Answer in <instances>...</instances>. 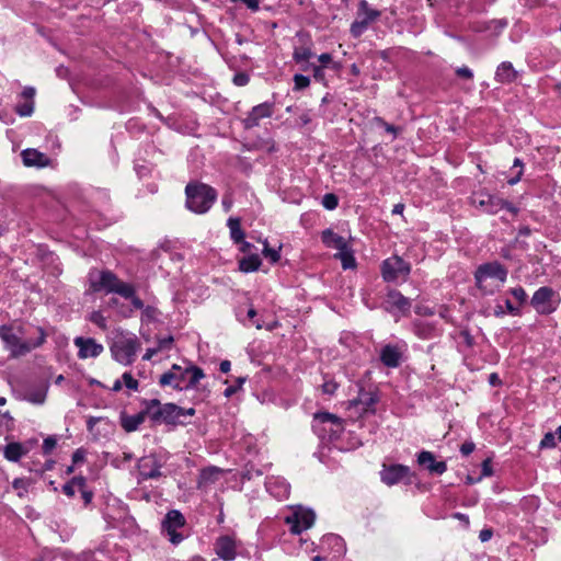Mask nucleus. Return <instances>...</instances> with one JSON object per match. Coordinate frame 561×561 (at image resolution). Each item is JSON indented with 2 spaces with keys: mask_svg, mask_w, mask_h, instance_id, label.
I'll list each match as a JSON object with an SVG mask.
<instances>
[{
  "mask_svg": "<svg viewBox=\"0 0 561 561\" xmlns=\"http://www.w3.org/2000/svg\"><path fill=\"white\" fill-rule=\"evenodd\" d=\"M312 56L313 53L311 50V45L295 47L293 53V60L296 64H302L305 61H308Z\"/></svg>",
  "mask_w": 561,
  "mask_h": 561,
  "instance_id": "36",
  "label": "nucleus"
},
{
  "mask_svg": "<svg viewBox=\"0 0 561 561\" xmlns=\"http://www.w3.org/2000/svg\"><path fill=\"white\" fill-rule=\"evenodd\" d=\"M247 380L245 377H239L237 379V382L236 385H231L229 387H227L224 391V396L226 398H230L232 397L239 389H241L242 385L244 383V381Z\"/></svg>",
  "mask_w": 561,
  "mask_h": 561,
  "instance_id": "51",
  "label": "nucleus"
},
{
  "mask_svg": "<svg viewBox=\"0 0 561 561\" xmlns=\"http://www.w3.org/2000/svg\"><path fill=\"white\" fill-rule=\"evenodd\" d=\"M294 83L295 90H304L310 85V78L301 73H296L294 76Z\"/></svg>",
  "mask_w": 561,
  "mask_h": 561,
  "instance_id": "44",
  "label": "nucleus"
},
{
  "mask_svg": "<svg viewBox=\"0 0 561 561\" xmlns=\"http://www.w3.org/2000/svg\"><path fill=\"white\" fill-rule=\"evenodd\" d=\"M517 167L519 168V170H518L517 174H516L514 178H511V179L507 181V183H508L510 185H512V186H513V185H515V184H517V183L520 181L522 175H523V172H524V162H523V160H522L520 158H515V159H514L513 168H517Z\"/></svg>",
  "mask_w": 561,
  "mask_h": 561,
  "instance_id": "43",
  "label": "nucleus"
},
{
  "mask_svg": "<svg viewBox=\"0 0 561 561\" xmlns=\"http://www.w3.org/2000/svg\"><path fill=\"white\" fill-rule=\"evenodd\" d=\"M241 542L231 535L219 536L214 543V551L222 561H233Z\"/></svg>",
  "mask_w": 561,
  "mask_h": 561,
  "instance_id": "17",
  "label": "nucleus"
},
{
  "mask_svg": "<svg viewBox=\"0 0 561 561\" xmlns=\"http://www.w3.org/2000/svg\"><path fill=\"white\" fill-rule=\"evenodd\" d=\"M15 112L22 117H28L34 112V101H26L22 104H18Z\"/></svg>",
  "mask_w": 561,
  "mask_h": 561,
  "instance_id": "41",
  "label": "nucleus"
},
{
  "mask_svg": "<svg viewBox=\"0 0 561 561\" xmlns=\"http://www.w3.org/2000/svg\"><path fill=\"white\" fill-rule=\"evenodd\" d=\"M57 445V439L55 436H48L44 439L42 445V450L44 455H50Z\"/></svg>",
  "mask_w": 561,
  "mask_h": 561,
  "instance_id": "49",
  "label": "nucleus"
},
{
  "mask_svg": "<svg viewBox=\"0 0 561 561\" xmlns=\"http://www.w3.org/2000/svg\"><path fill=\"white\" fill-rule=\"evenodd\" d=\"M322 206L328 210H333L339 205V198L333 193H327L322 196Z\"/></svg>",
  "mask_w": 561,
  "mask_h": 561,
  "instance_id": "40",
  "label": "nucleus"
},
{
  "mask_svg": "<svg viewBox=\"0 0 561 561\" xmlns=\"http://www.w3.org/2000/svg\"><path fill=\"white\" fill-rule=\"evenodd\" d=\"M47 390H48V386L47 385H43V386H41L38 388L30 390L25 394V399L28 402H32L34 404H43L45 402V400H46Z\"/></svg>",
  "mask_w": 561,
  "mask_h": 561,
  "instance_id": "33",
  "label": "nucleus"
},
{
  "mask_svg": "<svg viewBox=\"0 0 561 561\" xmlns=\"http://www.w3.org/2000/svg\"><path fill=\"white\" fill-rule=\"evenodd\" d=\"M275 101H266L253 106L241 121L244 129H252L260 125L261 119L270 118L274 114Z\"/></svg>",
  "mask_w": 561,
  "mask_h": 561,
  "instance_id": "16",
  "label": "nucleus"
},
{
  "mask_svg": "<svg viewBox=\"0 0 561 561\" xmlns=\"http://www.w3.org/2000/svg\"><path fill=\"white\" fill-rule=\"evenodd\" d=\"M476 448V445L474 443L472 442H465L461 446H460V453L463 455V456H469Z\"/></svg>",
  "mask_w": 561,
  "mask_h": 561,
  "instance_id": "64",
  "label": "nucleus"
},
{
  "mask_svg": "<svg viewBox=\"0 0 561 561\" xmlns=\"http://www.w3.org/2000/svg\"><path fill=\"white\" fill-rule=\"evenodd\" d=\"M556 446V437L552 433H547L540 442L541 448H552Z\"/></svg>",
  "mask_w": 561,
  "mask_h": 561,
  "instance_id": "59",
  "label": "nucleus"
},
{
  "mask_svg": "<svg viewBox=\"0 0 561 561\" xmlns=\"http://www.w3.org/2000/svg\"><path fill=\"white\" fill-rule=\"evenodd\" d=\"M139 348L137 337H118L111 345V353L113 358L122 365H130L134 363L136 353Z\"/></svg>",
  "mask_w": 561,
  "mask_h": 561,
  "instance_id": "8",
  "label": "nucleus"
},
{
  "mask_svg": "<svg viewBox=\"0 0 561 561\" xmlns=\"http://www.w3.org/2000/svg\"><path fill=\"white\" fill-rule=\"evenodd\" d=\"M227 226L230 230V238L233 243H240L243 241L245 233L241 228L240 219L237 217H230L227 221Z\"/></svg>",
  "mask_w": 561,
  "mask_h": 561,
  "instance_id": "32",
  "label": "nucleus"
},
{
  "mask_svg": "<svg viewBox=\"0 0 561 561\" xmlns=\"http://www.w3.org/2000/svg\"><path fill=\"white\" fill-rule=\"evenodd\" d=\"M73 344L78 347V357L80 359L95 358L102 354L104 347L92 337L77 336Z\"/></svg>",
  "mask_w": 561,
  "mask_h": 561,
  "instance_id": "19",
  "label": "nucleus"
},
{
  "mask_svg": "<svg viewBox=\"0 0 561 561\" xmlns=\"http://www.w3.org/2000/svg\"><path fill=\"white\" fill-rule=\"evenodd\" d=\"M219 470L215 467L203 469L201 472V478L203 480H211L214 476H218Z\"/></svg>",
  "mask_w": 561,
  "mask_h": 561,
  "instance_id": "62",
  "label": "nucleus"
},
{
  "mask_svg": "<svg viewBox=\"0 0 561 561\" xmlns=\"http://www.w3.org/2000/svg\"><path fill=\"white\" fill-rule=\"evenodd\" d=\"M263 255L270 260L272 264L277 263L280 260V249L282 245L278 247V249L270 248L267 240H264L263 242Z\"/></svg>",
  "mask_w": 561,
  "mask_h": 561,
  "instance_id": "38",
  "label": "nucleus"
},
{
  "mask_svg": "<svg viewBox=\"0 0 561 561\" xmlns=\"http://www.w3.org/2000/svg\"><path fill=\"white\" fill-rule=\"evenodd\" d=\"M493 474L492 461L490 458L483 460L481 465V479L484 477H491Z\"/></svg>",
  "mask_w": 561,
  "mask_h": 561,
  "instance_id": "57",
  "label": "nucleus"
},
{
  "mask_svg": "<svg viewBox=\"0 0 561 561\" xmlns=\"http://www.w3.org/2000/svg\"><path fill=\"white\" fill-rule=\"evenodd\" d=\"M507 26V22L505 20H491L484 24L483 28H480V31H494V33L497 35L500 34L505 27Z\"/></svg>",
  "mask_w": 561,
  "mask_h": 561,
  "instance_id": "39",
  "label": "nucleus"
},
{
  "mask_svg": "<svg viewBox=\"0 0 561 561\" xmlns=\"http://www.w3.org/2000/svg\"><path fill=\"white\" fill-rule=\"evenodd\" d=\"M147 412L153 424H164L171 427L185 426V420H180V405L175 403H161L158 399H150L147 403Z\"/></svg>",
  "mask_w": 561,
  "mask_h": 561,
  "instance_id": "6",
  "label": "nucleus"
},
{
  "mask_svg": "<svg viewBox=\"0 0 561 561\" xmlns=\"http://www.w3.org/2000/svg\"><path fill=\"white\" fill-rule=\"evenodd\" d=\"M90 321L101 329H106L107 321L101 311H93L90 316Z\"/></svg>",
  "mask_w": 561,
  "mask_h": 561,
  "instance_id": "46",
  "label": "nucleus"
},
{
  "mask_svg": "<svg viewBox=\"0 0 561 561\" xmlns=\"http://www.w3.org/2000/svg\"><path fill=\"white\" fill-rule=\"evenodd\" d=\"M316 514L310 508H299L290 516L285 518V523L289 526L290 533L300 535L302 531L313 526Z\"/></svg>",
  "mask_w": 561,
  "mask_h": 561,
  "instance_id": "15",
  "label": "nucleus"
},
{
  "mask_svg": "<svg viewBox=\"0 0 561 561\" xmlns=\"http://www.w3.org/2000/svg\"><path fill=\"white\" fill-rule=\"evenodd\" d=\"M21 157L26 167L44 168L50 164V159L37 149H24Z\"/></svg>",
  "mask_w": 561,
  "mask_h": 561,
  "instance_id": "26",
  "label": "nucleus"
},
{
  "mask_svg": "<svg viewBox=\"0 0 561 561\" xmlns=\"http://www.w3.org/2000/svg\"><path fill=\"white\" fill-rule=\"evenodd\" d=\"M185 206L194 214H206L218 197L217 191L203 182L191 181L185 186Z\"/></svg>",
  "mask_w": 561,
  "mask_h": 561,
  "instance_id": "3",
  "label": "nucleus"
},
{
  "mask_svg": "<svg viewBox=\"0 0 561 561\" xmlns=\"http://www.w3.org/2000/svg\"><path fill=\"white\" fill-rule=\"evenodd\" d=\"M381 15L379 10L373 9L366 0H360L357 9V19L351 24L350 32L354 38L359 37L368 25Z\"/></svg>",
  "mask_w": 561,
  "mask_h": 561,
  "instance_id": "11",
  "label": "nucleus"
},
{
  "mask_svg": "<svg viewBox=\"0 0 561 561\" xmlns=\"http://www.w3.org/2000/svg\"><path fill=\"white\" fill-rule=\"evenodd\" d=\"M472 204L486 214L495 215L501 210V197L485 191H479L471 197Z\"/></svg>",
  "mask_w": 561,
  "mask_h": 561,
  "instance_id": "18",
  "label": "nucleus"
},
{
  "mask_svg": "<svg viewBox=\"0 0 561 561\" xmlns=\"http://www.w3.org/2000/svg\"><path fill=\"white\" fill-rule=\"evenodd\" d=\"M500 206H501V210L506 209L510 213H512L513 215H517L519 211L518 207H516L514 204H512L511 202L505 201L503 198H501Z\"/></svg>",
  "mask_w": 561,
  "mask_h": 561,
  "instance_id": "63",
  "label": "nucleus"
},
{
  "mask_svg": "<svg viewBox=\"0 0 561 561\" xmlns=\"http://www.w3.org/2000/svg\"><path fill=\"white\" fill-rule=\"evenodd\" d=\"M417 463L422 467H425L430 473L433 474H443L447 470V465L445 461H436L435 456L432 451L422 450L417 454Z\"/></svg>",
  "mask_w": 561,
  "mask_h": 561,
  "instance_id": "25",
  "label": "nucleus"
},
{
  "mask_svg": "<svg viewBox=\"0 0 561 561\" xmlns=\"http://www.w3.org/2000/svg\"><path fill=\"white\" fill-rule=\"evenodd\" d=\"M164 462L165 459H162V457L156 453L142 456L137 462L138 483L162 477L161 468Z\"/></svg>",
  "mask_w": 561,
  "mask_h": 561,
  "instance_id": "10",
  "label": "nucleus"
},
{
  "mask_svg": "<svg viewBox=\"0 0 561 561\" xmlns=\"http://www.w3.org/2000/svg\"><path fill=\"white\" fill-rule=\"evenodd\" d=\"M148 399L141 401L142 410L134 415L125 413L121 414V426L125 432L130 433L138 430V427L145 422L146 417H149L147 412Z\"/></svg>",
  "mask_w": 561,
  "mask_h": 561,
  "instance_id": "22",
  "label": "nucleus"
},
{
  "mask_svg": "<svg viewBox=\"0 0 561 561\" xmlns=\"http://www.w3.org/2000/svg\"><path fill=\"white\" fill-rule=\"evenodd\" d=\"M459 334L466 346L468 348H472L474 345V337L472 336L470 331L468 329H462Z\"/></svg>",
  "mask_w": 561,
  "mask_h": 561,
  "instance_id": "56",
  "label": "nucleus"
},
{
  "mask_svg": "<svg viewBox=\"0 0 561 561\" xmlns=\"http://www.w3.org/2000/svg\"><path fill=\"white\" fill-rule=\"evenodd\" d=\"M311 69L312 70V73H313V78L317 80V81H322L324 80V68L321 67V66H318V65H305L302 66V70L304 71H307Z\"/></svg>",
  "mask_w": 561,
  "mask_h": 561,
  "instance_id": "48",
  "label": "nucleus"
},
{
  "mask_svg": "<svg viewBox=\"0 0 561 561\" xmlns=\"http://www.w3.org/2000/svg\"><path fill=\"white\" fill-rule=\"evenodd\" d=\"M432 331H433V327H431V325L423 324V323L415 324V334L421 339H431Z\"/></svg>",
  "mask_w": 561,
  "mask_h": 561,
  "instance_id": "45",
  "label": "nucleus"
},
{
  "mask_svg": "<svg viewBox=\"0 0 561 561\" xmlns=\"http://www.w3.org/2000/svg\"><path fill=\"white\" fill-rule=\"evenodd\" d=\"M311 427L322 442L336 444L345 430V422L333 413L316 412Z\"/></svg>",
  "mask_w": 561,
  "mask_h": 561,
  "instance_id": "5",
  "label": "nucleus"
},
{
  "mask_svg": "<svg viewBox=\"0 0 561 561\" xmlns=\"http://www.w3.org/2000/svg\"><path fill=\"white\" fill-rule=\"evenodd\" d=\"M510 294L519 302V305L525 304L527 300V294L520 286L512 288Z\"/></svg>",
  "mask_w": 561,
  "mask_h": 561,
  "instance_id": "54",
  "label": "nucleus"
},
{
  "mask_svg": "<svg viewBox=\"0 0 561 561\" xmlns=\"http://www.w3.org/2000/svg\"><path fill=\"white\" fill-rule=\"evenodd\" d=\"M80 486H84V477L78 476L70 479L67 483L62 485V492L68 497H73L76 493L79 491Z\"/></svg>",
  "mask_w": 561,
  "mask_h": 561,
  "instance_id": "34",
  "label": "nucleus"
},
{
  "mask_svg": "<svg viewBox=\"0 0 561 561\" xmlns=\"http://www.w3.org/2000/svg\"><path fill=\"white\" fill-rule=\"evenodd\" d=\"M266 491L276 500L284 501L289 497L290 484L280 477H271L265 482Z\"/></svg>",
  "mask_w": 561,
  "mask_h": 561,
  "instance_id": "23",
  "label": "nucleus"
},
{
  "mask_svg": "<svg viewBox=\"0 0 561 561\" xmlns=\"http://www.w3.org/2000/svg\"><path fill=\"white\" fill-rule=\"evenodd\" d=\"M334 257L341 261L342 267L344 270L356 267V259L354 256L353 250L348 244L345 247V249L337 251Z\"/></svg>",
  "mask_w": 561,
  "mask_h": 561,
  "instance_id": "31",
  "label": "nucleus"
},
{
  "mask_svg": "<svg viewBox=\"0 0 561 561\" xmlns=\"http://www.w3.org/2000/svg\"><path fill=\"white\" fill-rule=\"evenodd\" d=\"M185 523L184 515L178 510H171L165 514L161 523V529L171 543L179 545L183 541L184 537L181 533H178V529L184 527Z\"/></svg>",
  "mask_w": 561,
  "mask_h": 561,
  "instance_id": "12",
  "label": "nucleus"
},
{
  "mask_svg": "<svg viewBox=\"0 0 561 561\" xmlns=\"http://www.w3.org/2000/svg\"><path fill=\"white\" fill-rule=\"evenodd\" d=\"M386 309L389 312L399 311L402 316H408L412 306L411 299L403 296L397 289H390L386 296Z\"/></svg>",
  "mask_w": 561,
  "mask_h": 561,
  "instance_id": "20",
  "label": "nucleus"
},
{
  "mask_svg": "<svg viewBox=\"0 0 561 561\" xmlns=\"http://www.w3.org/2000/svg\"><path fill=\"white\" fill-rule=\"evenodd\" d=\"M173 342H174L173 336L167 335V336L158 339L156 347L159 352L169 351V350H171Z\"/></svg>",
  "mask_w": 561,
  "mask_h": 561,
  "instance_id": "47",
  "label": "nucleus"
},
{
  "mask_svg": "<svg viewBox=\"0 0 561 561\" xmlns=\"http://www.w3.org/2000/svg\"><path fill=\"white\" fill-rule=\"evenodd\" d=\"M379 401V397L375 392H367L360 389L358 397L351 401V405L359 409L362 414L375 413V404Z\"/></svg>",
  "mask_w": 561,
  "mask_h": 561,
  "instance_id": "24",
  "label": "nucleus"
},
{
  "mask_svg": "<svg viewBox=\"0 0 561 561\" xmlns=\"http://www.w3.org/2000/svg\"><path fill=\"white\" fill-rule=\"evenodd\" d=\"M89 289L92 293L117 294L122 297L131 296L130 284L121 280L111 270L92 268L88 273Z\"/></svg>",
  "mask_w": 561,
  "mask_h": 561,
  "instance_id": "4",
  "label": "nucleus"
},
{
  "mask_svg": "<svg viewBox=\"0 0 561 561\" xmlns=\"http://www.w3.org/2000/svg\"><path fill=\"white\" fill-rule=\"evenodd\" d=\"M85 455H87L85 449H83V448L76 449L71 457L72 463L77 465V463L83 462L85 460Z\"/></svg>",
  "mask_w": 561,
  "mask_h": 561,
  "instance_id": "61",
  "label": "nucleus"
},
{
  "mask_svg": "<svg viewBox=\"0 0 561 561\" xmlns=\"http://www.w3.org/2000/svg\"><path fill=\"white\" fill-rule=\"evenodd\" d=\"M379 359L388 368H397L403 362V350L396 344H386L379 352Z\"/></svg>",
  "mask_w": 561,
  "mask_h": 561,
  "instance_id": "21",
  "label": "nucleus"
},
{
  "mask_svg": "<svg viewBox=\"0 0 561 561\" xmlns=\"http://www.w3.org/2000/svg\"><path fill=\"white\" fill-rule=\"evenodd\" d=\"M78 492L80 493V496L82 499L83 506L87 507L92 502L94 494L93 491L88 488L85 478L84 486H80Z\"/></svg>",
  "mask_w": 561,
  "mask_h": 561,
  "instance_id": "42",
  "label": "nucleus"
},
{
  "mask_svg": "<svg viewBox=\"0 0 561 561\" xmlns=\"http://www.w3.org/2000/svg\"><path fill=\"white\" fill-rule=\"evenodd\" d=\"M370 124L377 127H381L385 129L386 133L392 135V139H396L400 133V128L387 123L382 117L380 116H374L370 121Z\"/></svg>",
  "mask_w": 561,
  "mask_h": 561,
  "instance_id": "35",
  "label": "nucleus"
},
{
  "mask_svg": "<svg viewBox=\"0 0 561 561\" xmlns=\"http://www.w3.org/2000/svg\"><path fill=\"white\" fill-rule=\"evenodd\" d=\"M33 330L35 331V337L22 341L14 332L13 325L2 324L0 327V339L12 357L26 355L46 342L47 333L43 327H33Z\"/></svg>",
  "mask_w": 561,
  "mask_h": 561,
  "instance_id": "1",
  "label": "nucleus"
},
{
  "mask_svg": "<svg viewBox=\"0 0 561 561\" xmlns=\"http://www.w3.org/2000/svg\"><path fill=\"white\" fill-rule=\"evenodd\" d=\"M318 60L321 62V67L325 68L330 64H332V68L334 70H339L341 68V64L332 62V56L329 53H323L318 57Z\"/></svg>",
  "mask_w": 561,
  "mask_h": 561,
  "instance_id": "52",
  "label": "nucleus"
},
{
  "mask_svg": "<svg viewBox=\"0 0 561 561\" xmlns=\"http://www.w3.org/2000/svg\"><path fill=\"white\" fill-rule=\"evenodd\" d=\"M415 473L411 472L410 468L405 465L394 463L386 466L383 465L380 471V479L386 485H394L399 482L411 484Z\"/></svg>",
  "mask_w": 561,
  "mask_h": 561,
  "instance_id": "13",
  "label": "nucleus"
},
{
  "mask_svg": "<svg viewBox=\"0 0 561 561\" xmlns=\"http://www.w3.org/2000/svg\"><path fill=\"white\" fill-rule=\"evenodd\" d=\"M158 310L152 306H145L142 309V319L147 321L156 320Z\"/></svg>",
  "mask_w": 561,
  "mask_h": 561,
  "instance_id": "58",
  "label": "nucleus"
},
{
  "mask_svg": "<svg viewBox=\"0 0 561 561\" xmlns=\"http://www.w3.org/2000/svg\"><path fill=\"white\" fill-rule=\"evenodd\" d=\"M122 379H123L126 388H128L129 390H134V391L138 390L139 382L137 379H135L133 377V375L130 373H128V371L124 373L122 376Z\"/></svg>",
  "mask_w": 561,
  "mask_h": 561,
  "instance_id": "50",
  "label": "nucleus"
},
{
  "mask_svg": "<svg viewBox=\"0 0 561 561\" xmlns=\"http://www.w3.org/2000/svg\"><path fill=\"white\" fill-rule=\"evenodd\" d=\"M340 385L329 374L323 375V383L321 385V391L323 394L334 396Z\"/></svg>",
  "mask_w": 561,
  "mask_h": 561,
  "instance_id": "37",
  "label": "nucleus"
},
{
  "mask_svg": "<svg viewBox=\"0 0 561 561\" xmlns=\"http://www.w3.org/2000/svg\"><path fill=\"white\" fill-rule=\"evenodd\" d=\"M518 77V72L513 67L511 61L501 62L495 71L494 80L501 84H508L514 82Z\"/></svg>",
  "mask_w": 561,
  "mask_h": 561,
  "instance_id": "27",
  "label": "nucleus"
},
{
  "mask_svg": "<svg viewBox=\"0 0 561 561\" xmlns=\"http://www.w3.org/2000/svg\"><path fill=\"white\" fill-rule=\"evenodd\" d=\"M27 453L28 448L19 442L9 443L3 448L4 458L11 462H18Z\"/></svg>",
  "mask_w": 561,
  "mask_h": 561,
  "instance_id": "28",
  "label": "nucleus"
},
{
  "mask_svg": "<svg viewBox=\"0 0 561 561\" xmlns=\"http://www.w3.org/2000/svg\"><path fill=\"white\" fill-rule=\"evenodd\" d=\"M249 81H250V76L244 71L234 73V76L232 78V82L237 87H244L249 83Z\"/></svg>",
  "mask_w": 561,
  "mask_h": 561,
  "instance_id": "53",
  "label": "nucleus"
},
{
  "mask_svg": "<svg viewBox=\"0 0 561 561\" xmlns=\"http://www.w3.org/2000/svg\"><path fill=\"white\" fill-rule=\"evenodd\" d=\"M130 291H131V296L124 297V298L125 299H129L130 302H131V306L135 309L142 310L144 307H145V304H144V301L138 296H136L135 287L131 284H130Z\"/></svg>",
  "mask_w": 561,
  "mask_h": 561,
  "instance_id": "55",
  "label": "nucleus"
},
{
  "mask_svg": "<svg viewBox=\"0 0 561 561\" xmlns=\"http://www.w3.org/2000/svg\"><path fill=\"white\" fill-rule=\"evenodd\" d=\"M204 377V370L198 366L188 364L182 367L174 364L170 370L160 376L159 385L161 387L170 386L178 391H185L194 389Z\"/></svg>",
  "mask_w": 561,
  "mask_h": 561,
  "instance_id": "2",
  "label": "nucleus"
},
{
  "mask_svg": "<svg viewBox=\"0 0 561 561\" xmlns=\"http://www.w3.org/2000/svg\"><path fill=\"white\" fill-rule=\"evenodd\" d=\"M556 291L553 288L548 286H542L538 288L531 299L530 305L539 314H550L554 312L559 306L560 299L556 297Z\"/></svg>",
  "mask_w": 561,
  "mask_h": 561,
  "instance_id": "9",
  "label": "nucleus"
},
{
  "mask_svg": "<svg viewBox=\"0 0 561 561\" xmlns=\"http://www.w3.org/2000/svg\"><path fill=\"white\" fill-rule=\"evenodd\" d=\"M456 75L459 78H463V79H467V80H472L473 79V72L467 66H462V67L457 68L456 69Z\"/></svg>",
  "mask_w": 561,
  "mask_h": 561,
  "instance_id": "60",
  "label": "nucleus"
},
{
  "mask_svg": "<svg viewBox=\"0 0 561 561\" xmlns=\"http://www.w3.org/2000/svg\"><path fill=\"white\" fill-rule=\"evenodd\" d=\"M321 240L328 248H333L337 251L345 249V247L348 244L342 236L335 233L331 229H325L322 231Z\"/></svg>",
  "mask_w": 561,
  "mask_h": 561,
  "instance_id": "29",
  "label": "nucleus"
},
{
  "mask_svg": "<svg viewBox=\"0 0 561 561\" xmlns=\"http://www.w3.org/2000/svg\"><path fill=\"white\" fill-rule=\"evenodd\" d=\"M261 265L262 261L257 254H249L239 261V268L244 273L256 272Z\"/></svg>",
  "mask_w": 561,
  "mask_h": 561,
  "instance_id": "30",
  "label": "nucleus"
},
{
  "mask_svg": "<svg viewBox=\"0 0 561 561\" xmlns=\"http://www.w3.org/2000/svg\"><path fill=\"white\" fill-rule=\"evenodd\" d=\"M488 278H495L501 283H504L507 278V270L497 261L486 262L479 265L474 272V280L477 287L483 290V283Z\"/></svg>",
  "mask_w": 561,
  "mask_h": 561,
  "instance_id": "14",
  "label": "nucleus"
},
{
  "mask_svg": "<svg viewBox=\"0 0 561 561\" xmlns=\"http://www.w3.org/2000/svg\"><path fill=\"white\" fill-rule=\"evenodd\" d=\"M411 271V264L398 254L385 259L380 264V274L386 283H396L400 278L405 282Z\"/></svg>",
  "mask_w": 561,
  "mask_h": 561,
  "instance_id": "7",
  "label": "nucleus"
}]
</instances>
